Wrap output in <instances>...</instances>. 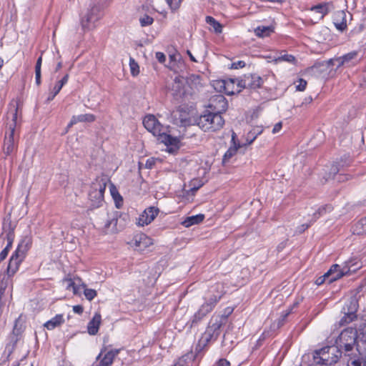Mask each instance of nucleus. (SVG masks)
I'll return each instance as SVG.
<instances>
[{
  "label": "nucleus",
  "instance_id": "nucleus-1",
  "mask_svg": "<svg viewBox=\"0 0 366 366\" xmlns=\"http://www.w3.org/2000/svg\"><path fill=\"white\" fill-rule=\"evenodd\" d=\"M358 333L356 328L347 327L343 330L336 340V347L344 352L343 360H347V366H361L357 345Z\"/></svg>",
  "mask_w": 366,
  "mask_h": 366
},
{
  "label": "nucleus",
  "instance_id": "nucleus-2",
  "mask_svg": "<svg viewBox=\"0 0 366 366\" xmlns=\"http://www.w3.org/2000/svg\"><path fill=\"white\" fill-rule=\"evenodd\" d=\"M312 359V362L309 363L307 366H313L314 365H322L324 366H331L337 362L342 356V351L338 347L327 346L320 350H315L312 355L305 354L302 356V362L306 364L307 361Z\"/></svg>",
  "mask_w": 366,
  "mask_h": 366
},
{
  "label": "nucleus",
  "instance_id": "nucleus-3",
  "mask_svg": "<svg viewBox=\"0 0 366 366\" xmlns=\"http://www.w3.org/2000/svg\"><path fill=\"white\" fill-rule=\"evenodd\" d=\"M263 79L255 74H245L241 79H229L219 81L220 87H223L225 93L229 95L234 94L235 92H240L242 89H257L263 84Z\"/></svg>",
  "mask_w": 366,
  "mask_h": 366
},
{
  "label": "nucleus",
  "instance_id": "nucleus-4",
  "mask_svg": "<svg viewBox=\"0 0 366 366\" xmlns=\"http://www.w3.org/2000/svg\"><path fill=\"white\" fill-rule=\"evenodd\" d=\"M227 323L225 315L212 317L205 332L198 341L196 346V351L199 353L202 351L208 344L217 340L220 335V328Z\"/></svg>",
  "mask_w": 366,
  "mask_h": 366
},
{
  "label": "nucleus",
  "instance_id": "nucleus-5",
  "mask_svg": "<svg viewBox=\"0 0 366 366\" xmlns=\"http://www.w3.org/2000/svg\"><path fill=\"white\" fill-rule=\"evenodd\" d=\"M31 244V237L26 236L19 243L18 247L9 259L7 267V274L9 276L14 275L20 264L26 257V254Z\"/></svg>",
  "mask_w": 366,
  "mask_h": 366
},
{
  "label": "nucleus",
  "instance_id": "nucleus-6",
  "mask_svg": "<svg viewBox=\"0 0 366 366\" xmlns=\"http://www.w3.org/2000/svg\"><path fill=\"white\" fill-rule=\"evenodd\" d=\"M197 124L204 132H216L223 127L224 120L221 114L208 112L197 119Z\"/></svg>",
  "mask_w": 366,
  "mask_h": 366
},
{
  "label": "nucleus",
  "instance_id": "nucleus-7",
  "mask_svg": "<svg viewBox=\"0 0 366 366\" xmlns=\"http://www.w3.org/2000/svg\"><path fill=\"white\" fill-rule=\"evenodd\" d=\"M102 17L101 9L99 6L93 4L81 17L80 24L84 31H89L96 27L97 22Z\"/></svg>",
  "mask_w": 366,
  "mask_h": 366
},
{
  "label": "nucleus",
  "instance_id": "nucleus-8",
  "mask_svg": "<svg viewBox=\"0 0 366 366\" xmlns=\"http://www.w3.org/2000/svg\"><path fill=\"white\" fill-rule=\"evenodd\" d=\"M107 183L103 179H96L92 184L89 193V200L94 207L101 206L104 199V193L106 189Z\"/></svg>",
  "mask_w": 366,
  "mask_h": 366
},
{
  "label": "nucleus",
  "instance_id": "nucleus-9",
  "mask_svg": "<svg viewBox=\"0 0 366 366\" xmlns=\"http://www.w3.org/2000/svg\"><path fill=\"white\" fill-rule=\"evenodd\" d=\"M23 332V326L19 325V320H16L13 328V331L8 337V342L5 347L4 354L7 355V358H9V357L12 354L16 347V345L21 341Z\"/></svg>",
  "mask_w": 366,
  "mask_h": 366
},
{
  "label": "nucleus",
  "instance_id": "nucleus-10",
  "mask_svg": "<svg viewBox=\"0 0 366 366\" xmlns=\"http://www.w3.org/2000/svg\"><path fill=\"white\" fill-rule=\"evenodd\" d=\"M359 305L358 300L356 296H352L349 300V302L345 304L343 307L344 316L341 318L340 324L344 325L345 324L352 322L357 318L356 312L357 311Z\"/></svg>",
  "mask_w": 366,
  "mask_h": 366
},
{
  "label": "nucleus",
  "instance_id": "nucleus-11",
  "mask_svg": "<svg viewBox=\"0 0 366 366\" xmlns=\"http://www.w3.org/2000/svg\"><path fill=\"white\" fill-rule=\"evenodd\" d=\"M144 127L155 137H159L164 132L165 128L152 114L147 115L143 119Z\"/></svg>",
  "mask_w": 366,
  "mask_h": 366
},
{
  "label": "nucleus",
  "instance_id": "nucleus-12",
  "mask_svg": "<svg viewBox=\"0 0 366 366\" xmlns=\"http://www.w3.org/2000/svg\"><path fill=\"white\" fill-rule=\"evenodd\" d=\"M208 107L210 112L221 114L227 109L228 102L222 94H217L210 98Z\"/></svg>",
  "mask_w": 366,
  "mask_h": 366
},
{
  "label": "nucleus",
  "instance_id": "nucleus-13",
  "mask_svg": "<svg viewBox=\"0 0 366 366\" xmlns=\"http://www.w3.org/2000/svg\"><path fill=\"white\" fill-rule=\"evenodd\" d=\"M159 212V209L154 207L146 209L139 218L137 219V224L143 227L150 224L157 216Z\"/></svg>",
  "mask_w": 366,
  "mask_h": 366
},
{
  "label": "nucleus",
  "instance_id": "nucleus-14",
  "mask_svg": "<svg viewBox=\"0 0 366 366\" xmlns=\"http://www.w3.org/2000/svg\"><path fill=\"white\" fill-rule=\"evenodd\" d=\"M16 130L8 129L4 139V150L6 155H10L16 149V142L18 136L16 135Z\"/></svg>",
  "mask_w": 366,
  "mask_h": 366
},
{
  "label": "nucleus",
  "instance_id": "nucleus-15",
  "mask_svg": "<svg viewBox=\"0 0 366 366\" xmlns=\"http://www.w3.org/2000/svg\"><path fill=\"white\" fill-rule=\"evenodd\" d=\"M222 296V292L221 291L218 292L217 295H212L209 297H206L204 303L202 305L199 310L207 315L214 309Z\"/></svg>",
  "mask_w": 366,
  "mask_h": 366
},
{
  "label": "nucleus",
  "instance_id": "nucleus-16",
  "mask_svg": "<svg viewBox=\"0 0 366 366\" xmlns=\"http://www.w3.org/2000/svg\"><path fill=\"white\" fill-rule=\"evenodd\" d=\"M185 79L182 76H177L174 79L171 86L172 94L176 98L179 99L185 94Z\"/></svg>",
  "mask_w": 366,
  "mask_h": 366
},
{
  "label": "nucleus",
  "instance_id": "nucleus-17",
  "mask_svg": "<svg viewBox=\"0 0 366 366\" xmlns=\"http://www.w3.org/2000/svg\"><path fill=\"white\" fill-rule=\"evenodd\" d=\"M357 51H353L336 59H331L327 61L328 66H337L340 67L345 64L350 62L357 56Z\"/></svg>",
  "mask_w": 366,
  "mask_h": 366
},
{
  "label": "nucleus",
  "instance_id": "nucleus-18",
  "mask_svg": "<svg viewBox=\"0 0 366 366\" xmlns=\"http://www.w3.org/2000/svg\"><path fill=\"white\" fill-rule=\"evenodd\" d=\"M133 246L135 249L142 251L152 244L151 238L144 234H138L134 236Z\"/></svg>",
  "mask_w": 366,
  "mask_h": 366
},
{
  "label": "nucleus",
  "instance_id": "nucleus-19",
  "mask_svg": "<svg viewBox=\"0 0 366 366\" xmlns=\"http://www.w3.org/2000/svg\"><path fill=\"white\" fill-rule=\"evenodd\" d=\"M199 355L194 354L192 352H188L182 356L177 363L174 364V366H184V365L189 364H199Z\"/></svg>",
  "mask_w": 366,
  "mask_h": 366
},
{
  "label": "nucleus",
  "instance_id": "nucleus-20",
  "mask_svg": "<svg viewBox=\"0 0 366 366\" xmlns=\"http://www.w3.org/2000/svg\"><path fill=\"white\" fill-rule=\"evenodd\" d=\"M95 119V116L92 114L74 115L71 117L70 122L67 125V128L71 127L78 122H93Z\"/></svg>",
  "mask_w": 366,
  "mask_h": 366
},
{
  "label": "nucleus",
  "instance_id": "nucleus-21",
  "mask_svg": "<svg viewBox=\"0 0 366 366\" xmlns=\"http://www.w3.org/2000/svg\"><path fill=\"white\" fill-rule=\"evenodd\" d=\"M101 315L96 313L93 318L88 323L87 330L89 334L91 335H95L98 332L99 325L101 324Z\"/></svg>",
  "mask_w": 366,
  "mask_h": 366
},
{
  "label": "nucleus",
  "instance_id": "nucleus-22",
  "mask_svg": "<svg viewBox=\"0 0 366 366\" xmlns=\"http://www.w3.org/2000/svg\"><path fill=\"white\" fill-rule=\"evenodd\" d=\"M332 5L331 3H321L317 4L311 8V11L317 14V18L322 19L324 16L329 12L330 6Z\"/></svg>",
  "mask_w": 366,
  "mask_h": 366
},
{
  "label": "nucleus",
  "instance_id": "nucleus-23",
  "mask_svg": "<svg viewBox=\"0 0 366 366\" xmlns=\"http://www.w3.org/2000/svg\"><path fill=\"white\" fill-rule=\"evenodd\" d=\"M69 79V74H66L61 80L56 82V85L53 88L52 92L49 94L46 102L49 103L59 94L63 86L66 84Z\"/></svg>",
  "mask_w": 366,
  "mask_h": 366
},
{
  "label": "nucleus",
  "instance_id": "nucleus-24",
  "mask_svg": "<svg viewBox=\"0 0 366 366\" xmlns=\"http://www.w3.org/2000/svg\"><path fill=\"white\" fill-rule=\"evenodd\" d=\"M158 139L167 146H174L176 147H178V144L179 142V139L177 137H173L171 135L167 134L166 129L164 130V132H163L162 134H160L158 137Z\"/></svg>",
  "mask_w": 366,
  "mask_h": 366
},
{
  "label": "nucleus",
  "instance_id": "nucleus-25",
  "mask_svg": "<svg viewBox=\"0 0 366 366\" xmlns=\"http://www.w3.org/2000/svg\"><path fill=\"white\" fill-rule=\"evenodd\" d=\"M64 322V317L62 315H56L54 317L47 321L44 324V327L47 330H53L56 327L60 326Z\"/></svg>",
  "mask_w": 366,
  "mask_h": 366
},
{
  "label": "nucleus",
  "instance_id": "nucleus-26",
  "mask_svg": "<svg viewBox=\"0 0 366 366\" xmlns=\"http://www.w3.org/2000/svg\"><path fill=\"white\" fill-rule=\"evenodd\" d=\"M204 219V215L199 214L187 217L183 222L182 225L185 227H189L192 225L202 222Z\"/></svg>",
  "mask_w": 366,
  "mask_h": 366
},
{
  "label": "nucleus",
  "instance_id": "nucleus-27",
  "mask_svg": "<svg viewBox=\"0 0 366 366\" xmlns=\"http://www.w3.org/2000/svg\"><path fill=\"white\" fill-rule=\"evenodd\" d=\"M362 264L357 261V259H351L348 261L345 262L343 267L345 269H348V274L352 272H355L360 268H361Z\"/></svg>",
  "mask_w": 366,
  "mask_h": 366
},
{
  "label": "nucleus",
  "instance_id": "nucleus-28",
  "mask_svg": "<svg viewBox=\"0 0 366 366\" xmlns=\"http://www.w3.org/2000/svg\"><path fill=\"white\" fill-rule=\"evenodd\" d=\"M274 29L272 26H259L254 29V34L259 37H266L273 33Z\"/></svg>",
  "mask_w": 366,
  "mask_h": 366
},
{
  "label": "nucleus",
  "instance_id": "nucleus-29",
  "mask_svg": "<svg viewBox=\"0 0 366 366\" xmlns=\"http://www.w3.org/2000/svg\"><path fill=\"white\" fill-rule=\"evenodd\" d=\"M119 353V350L108 351L100 362L99 366H109L112 364L114 357Z\"/></svg>",
  "mask_w": 366,
  "mask_h": 366
},
{
  "label": "nucleus",
  "instance_id": "nucleus-30",
  "mask_svg": "<svg viewBox=\"0 0 366 366\" xmlns=\"http://www.w3.org/2000/svg\"><path fill=\"white\" fill-rule=\"evenodd\" d=\"M205 21L207 24L211 26L216 34H220L222 31V25L214 18L210 16H206Z\"/></svg>",
  "mask_w": 366,
  "mask_h": 366
},
{
  "label": "nucleus",
  "instance_id": "nucleus-31",
  "mask_svg": "<svg viewBox=\"0 0 366 366\" xmlns=\"http://www.w3.org/2000/svg\"><path fill=\"white\" fill-rule=\"evenodd\" d=\"M336 18L341 19L340 22H334L336 29L339 31H343L347 28V24L345 20V13L344 11H338L336 14Z\"/></svg>",
  "mask_w": 366,
  "mask_h": 366
},
{
  "label": "nucleus",
  "instance_id": "nucleus-32",
  "mask_svg": "<svg viewBox=\"0 0 366 366\" xmlns=\"http://www.w3.org/2000/svg\"><path fill=\"white\" fill-rule=\"evenodd\" d=\"M206 315L201 312L198 310L193 316L192 319L187 323V326L188 329H192L193 327L197 325L204 317Z\"/></svg>",
  "mask_w": 366,
  "mask_h": 366
},
{
  "label": "nucleus",
  "instance_id": "nucleus-33",
  "mask_svg": "<svg viewBox=\"0 0 366 366\" xmlns=\"http://www.w3.org/2000/svg\"><path fill=\"white\" fill-rule=\"evenodd\" d=\"M111 194L114 200L115 205L117 208H120L123 204V198L117 190L116 187L112 186L110 189Z\"/></svg>",
  "mask_w": 366,
  "mask_h": 366
},
{
  "label": "nucleus",
  "instance_id": "nucleus-34",
  "mask_svg": "<svg viewBox=\"0 0 366 366\" xmlns=\"http://www.w3.org/2000/svg\"><path fill=\"white\" fill-rule=\"evenodd\" d=\"M332 210V207L330 205H324L320 207L317 212L313 214V218L312 219V222H315L320 216L327 213V212H330Z\"/></svg>",
  "mask_w": 366,
  "mask_h": 366
},
{
  "label": "nucleus",
  "instance_id": "nucleus-35",
  "mask_svg": "<svg viewBox=\"0 0 366 366\" xmlns=\"http://www.w3.org/2000/svg\"><path fill=\"white\" fill-rule=\"evenodd\" d=\"M348 269H345L343 266L342 267L341 270L337 271V272H335V274H332L329 278V283H332L334 281H336L337 280L340 279L345 275L348 274Z\"/></svg>",
  "mask_w": 366,
  "mask_h": 366
},
{
  "label": "nucleus",
  "instance_id": "nucleus-36",
  "mask_svg": "<svg viewBox=\"0 0 366 366\" xmlns=\"http://www.w3.org/2000/svg\"><path fill=\"white\" fill-rule=\"evenodd\" d=\"M19 105L14 106V111L12 112V119L11 122L9 125V129L16 130L17 125V117H18Z\"/></svg>",
  "mask_w": 366,
  "mask_h": 366
},
{
  "label": "nucleus",
  "instance_id": "nucleus-37",
  "mask_svg": "<svg viewBox=\"0 0 366 366\" xmlns=\"http://www.w3.org/2000/svg\"><path fill=\"white\" fill-rule=\"evenodd\" d=\"M276 63L280 61H287L289 63L295 64L296 61L295 57L292 54H285L283 55L279 56L277 58L274 60Z\"/></svg>",
  "mask_w": 366,
  "mask_h": 366
},
{
  "label": "nucleus",
  "instance_id": "nucleus-38",
  "mask_svg": "<svg viewBox=\"0 0 366 366\" xmlns=\"http://www.w3.org/2000/svg\"><path fill=\"white\" fill-rule=\"evenodd\" d=\"M355 231L358 234L366 232V217L362 218L355 225Z\"/></svg>",
  "mask_w": 366,
  "mask_h": 366
},
{
  "label": "nucleus",
  "instance_id": "nucleus-39",
  "mask_svg": "<svg viewBox=\"0 0 366 366\" xmlns=\"http://www.w3.org/2000/svg\"><path fill=\"white\" fill-rule=\"evenodd\" d=\"M237 147H230L225 152L223 156L222 163L225 164L227 162L229 161V159L237 153Z\"/></svg>",
  "mask_w": 366,
  "mask_h": 366
},
{
  "label": "nucleus",
  "instance_id": "nucleus-40",
  "mask_svg": "<svg viewBox=\"0 0 366 366\" xmlns=\"http://www.w3.org/2000/svg\"><path fill=\"white\" fill-rule=\"evenodd\" d=\"M82 286L84 288V294L86 298L88 300L92 301L97 296V291L93 289L86 288L85 285H83Z\"/></svg>",
  "mask_w": 366,
  "mask_h": 366
},
{
  "label": "nucleus",
  "instance_id": "nucleus-41",
  "mask_svg": "<svg viewBox=\"0 0 366 366\" xmlns=\"http://www.w3.org/2000/svg\"><path fill=\"white\" fill-rule=\"evenodd\" d=\"M139 22L142 26H147L152 24L154 19L148 15H144L139 19Z\"/></svg>",
  "mask_w": 366,
  "mask_h": 366
},
{
  "label": "nucleus",
  "instance_id": "nucleus-42",
  "mask_svg": "<svg viewBox=\"0 0 366 366\" xmlns=\"http://www.w3.org/2000/svg\"><path fill=\"white\" fill-rule=\"evenodd\" d=\"M335 163H337L338 164V166L340 167V168L342 170L345 167H347L350 164V157L344 156L343 157H341L340 161L336 162Z\"/></svg>",
  "mask_w": 366,
  "mask_h": 366
},
{
  "label": "nucleus",
  "instance_id": "nucleus-43",
  "mask_svg": "<svg viewBox=\"0 0 366 366\" xmlns=\"http://www.w3.org/2000/svg\"><path fill=\"white\" fill-rule=\"evenodd\" d=\"M129 66L131 69V73L133 76H137L139 71V65L137 63L135 62V61L133 59H130L129 61Z\"/></svg>",
  "mask_w": 366,
  "mask_h": 366
},
{
  "label": "nucleus",
  "instance_id": "nucleus-44",
  "mask_svg": "<svg viewBox=\"0 0 366 366\" xmlns=\"http://www.w3.org/2000/svg\"><path fill=\"white\" fill-rule=\"evenodd\" d=\"M340 171H341V169L340 168L338 164L335 162L331 166V168L330 169L329 174H328V178L329 179L333 178L335 177V175H336Z\"/></svg>",
  "mask_w": 366,
  "mask_h": 366
},
{
  "label": "nucleus",
  "instance_id": "nucleus-45",
  "mask_svg": "<svg viewBox=\"0 0 366 366\" xmlns=\"http://www.w3.org/2000/svg\"><path fill=\"white\" fill-rule=\"evenodd\" d=\"M6 239H7V245L6 246V248H8L9 249H10V248L12 246L14 239V229H10V231L8 232V234L6 235Z\"/></svg>",
  "mask_w": 366,
  "mask_h": 366
},
{
  "label": "nucleus",
  "instance_id": "nucleus-46",
  "mask_svg": "<svg viewBox=\"0 0 366 366\" xmlns=\"http://www.w3.org/2000/svg\"><path fill=\"white\" fill-rule=\"evenodd\" d=\"M129 215L127 214H121L118 218L119 222V229H122L127 222L129 220Z\"/></svg>",
  "mask_w": 366,
  "mask_h": 366
},
{
  "label": "nucleus",
  "instance_id": "nucleus-47",
  "mask_svg": "<svg viewBox=\"0 0 366 366\" xmlns=\"http://www.w3.org/2000/svg\"><path fill=\"white\" fill-rule=\"evenodd\" d=\"M298 84L296 85V89L302 92L306 89L307 81L303 79H299L297 81Z\"/></svg>",
  "mask_w": 366,
  "mask_h": 366
},
{
  "label": "nucleus",
  "instance_id": "nucleus-48",
  "mask_svg": "<svg viewBox=\"0 0 366 366\" xmlns=\"http://www.w3.org/2000/svg\"><path fill=\"white\" fill-rule=\"evenodd\" d=\"M166 1L172 9L175 10L179 8L181 0H166Z\"/></svg>",
  "mask_w": 366,
  "mask_h": 366
},
{
  "label": "nucleus",
  "instance_id": "nucleus-49",
  "mask_svg": "<svg viewBox=\"0 0 366 366\" xmlns=\"http://www.w3.org/2000/svg\"><path fill=\"white\" fill-rule=\"evenodd\" d=\"M200 76L199 75L195 74H191L189 76L185 79L187 83H194V84H199V83Z\"/></svg>",
  "mask_w": 366,
  "mask_h": 366
},
{
  "label": "nucleus",
  "instance_id": "nucleus-50",
  "mask_svg": "<svg viewBox=\"0 0 366 366\" xmlns=\"http://www.w3.org/2000/svg\"><path fill=\"white\" fill-rule=\"evenodd\" d=\"M341 269L342 267L340 265L333 264L326 273L330 277L332 274L337 272V271L341 270Z\"/></svg>",
  "mask_w": 366,
  "mask_h": 366
},
{
  "label": "nucleus",
  "instance_id": "nucleus-51",
  "mask_svg": "<svg viewBox=\"0 0 366 366\" xmlns=\"http://www.w3.org/2000/svg\"><path fill=\"white\" fill-rule=\"evenodd\" d=\"M110 221H112V228H111V231L112 232H115V231H117L119 229L117 228V224L119 223V219H118V217H117V214H116L115 217H114L112 219H109Z\"/></svg>",
  "mask_w": 366,
  "mask_h": 366
},
{
  "label": "nucleus",
  "instance_id": "nucleus-52",
  "mask_svg": "<svg viewBox=\"0 0 366 366\" xmlns=\"http://www.w3.org/2000/svg\"><path fill=\"white\" fill-rule=\"evenodd\" d=\"M329 278H330V276L327 273H325L324 275L318 277L316 280L315 284L317 285H321L326 281V280H329Z\"/></svg>",
  "mask_w": 366,
  "mask_h": 366
},
{
  "label": "nucleus",
  "instance_id": "nucleus-53",
  "mask_svg": "<svg viewBox=\"0 0 366 366\" xmlns=\"http://www.w3.org/2000/svg\"><path fill=\"white\" fill-rule=\"evenodd\" d=\"M246 65L245 62L244 61H238L237 62L232 63L231 68L232 69H239V68H243Z\"/></svg>",
  "mask_w": 366,
  "mask_h": 366
},
{
  "label": "nucleus",
  "instance_id": "nucleus-54",
  "mask_svg": "<svg viewBox=\"0 0 366 366\" xmlns=\"http://www.w3.org/2000/svg\"><path fill=\"white\" fill-rule=\"evenodd\" d=\"M313 222H312V220L310 221V224H302L301 226L298 227L297 228V232L299 233H302L303 232H305L307 228H309L311 224H312Z\"/></svg>",
  "mask_w": 366,
  "mask_h": 366
},
{
  "label": "nucleus",
  "instance_id": "nucleus-55",
  "mask_svg": "<svg viewBox=\"0 0 366 366\" xmlns=\"http://www.w3.org/2000/svg\"><path fill=\"white\" fill-rule=\"evenodd\" d=\"M156 58L160 63H164L166 61V56L162 52H157L156 53Z\"/></svg>",
  "mask_w": 366,
  "mask_h": 366
},
{
  "label": "nucleus",
  "instance_id": "nucleus-56",
  "mask_svg": "<svg viewBox=\"0 0 366 366\" xmlns=\"http://www.w3.org/2000/svg\"><path fill=\"white\" fill-rule=\"evenodd\" d=\"M262 132V129L259 127L253 129L248 133V137H250V135H256L257 137Z\"/></svg>",
  "mask_w": 366,
  "mask_h": 366
},
{
  "label": "nucleus",
  "instance_id": "nucleus-57",
  "mask_svg": "<svg viewBox=\"0 0 366 366\" xmlns=\"http://www.w3.org/2000/svg\"><path fill=\"white\" fill-rule=\"evenodd\" d=\"M41 70H35V81L37 86L41 84Z\"/></svg>",
  "mask_w": 366,
  "mask_h": 366
},
{
  "label": "nucleus",
  "instance_id": "nucleus-58",
  "mask_svg": "<svg viewBox=\"0 0 366 366\" xmlns=\"http://www.w3.org/2000/svg\"><path fill=\"white\" fill-rule=\"evenodd\" d=\"M230 362L226 359H219L217 362V366H229Z\"/></svg>",
  "mask_w": 366,
  "mask_h": 366
},
{
  "label": "nucleus",
  "instance_id": "nucleus-59",
  "mask_svg": "<svg viewBox=\"0 0 366 366\" xmlns=\"http://www.w3.org/2000/svg\"><path fill=\"white\" fill-rule=\"evenodd\" d=\"M282 127V124L281 122L277 123L273 127L272 133L276 134V133L279 132L281 130Z\"/></svg>",
  "mask_w": 366,
  "mask_h": 366
},
{
  "label": "nucleus",
  "instance_id": "nucleus-60",
  "mask_svg": "<svg viewBox=\"0 0 366 366\" xmlns=\"http://www.w3.org/2000/svg\"><path fill=\"white\" fill-rule=\"evenodd\" d=\"M73 311L75 312V313H77L79 315H81L83 311H84V308L81 305H75L73 307Z\"/></svg>",
  "mask_w": 366,
  "mask_h": 366
},
{
  "label": "nucleus",
  "instance_id": "nucleus-61",
  "mask_svg": "<svg viewBox=\"0 0 366 366\" xmlns=\"http://www.w3.org/2000/svg\"><path fill=\"white\" fill-rule=\"evenodd\" d=\"M9 249L8 248H4L0 253V260H4L8 255Z\"/></svg>",
  "mask_w": 366,
  "mask_h": 366
},
{
  "label": "nucleus",
  "instance_id": "nucleus-62",
  "mask_svg": "<svg viewBox=\"0 0 366 366\" xmlns=\"http://www.w3.org/2000/svg\"><path fill=\"white\" fill-rule=\"evenodd\" d=\"M154 163L155 161L154 159H149L146 162L145 167L148 169H151L154 166Z\"/></svg>",
  "mask_w": 366,
  "mask_h": 366
},
{
  "label": "nucleus",
  "instance_id": "nucleus-63",
  "mask_svg": "<svg viewBox=\"0 0 366 366\" xmlns=\"http://www.w3.org/2000/svg\"><path fill=\"white\" fill-rule=\"evenodd\" d=\"M41 62H42V57L41 56H39L36 61V66H35V70H41Z\"/></svg>",
  "mask_w": 366,
  "mask_h": 366
},
{
  "label": "nucleus",
  "instance_id": "nucleus-64",
  "mask_svg": "<svg viewBox=\"0 0 366 366\" xmlns=\"http://www.w3.org/2000/svg\"><path fill=\"white\" fill-rule=\"evenodd\" d=\"M6 287V284H4V282H0V300L1 299V297L4 293Z\"/></svg>",
  "mask_w": 366,
  "mask_h": 366
}]
</instances>
